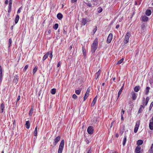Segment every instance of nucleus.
Listing matches in <instances>:
<instances>
[{
	"instance_id": "nucleus-29",
	"label": "nucleus",
	"mask_w": 153,
	"mask_h": 153,
	"mask_svg": "<svg viewBox=\"0 0 153 153\" xmlns=\"http://www.w3.org/2000/svg\"><path fill=\"white\" fill-rule=\"evenodd\" d=\"M82 50L83 55H84V56L85 57L86 56V50L83 47H82Z\"/></svg>"
},
{
	"instance_id": "nucleus-8",
	"label": "nucleus",
	"mask_w": 153,
	"mask_h": 153,
	"mask_svg": "<svg viewBox=\"0 0 153 153\" xmlns=\"http://www.w3.org/2000/svg\"><path fill=\"white\" fill-rule=\"evenodd\" d=\"M60 136H58L56 137L54 140V142L53 144L54 146L56 145L58 142L60 140Z\"/></svg>"
},
{
	"instance_id": "nucleus-24",
	"label": "nucleus",
	"mask_w": 153,
	"mask_h": 153,
	"mask_svg": "<svg viewBox=\"0 0 153 153\" xmlns=\"http://www.w3.org/2000/svg\"><path fill=\"white\" fill-rule=\"evenodd\" d=\"M85 3L89 7H92V5L91 3L89 1H87V2H85Z\"/></svg>"
},
{
	"instance_id": "nucleus-50",
	"label": "nucleus",
	"mask_w": 153,
	"mask_h": 153,
	"mask_svg": "<svg viewBox=\"0 0 153 153\" xmlns=\"http://www.w3.org/2000/svg\"><path fill=\"white\" fill-rule=\"evenodd\" d=\"M94 2L96 3V5H97L98 3V0H93Z\"/></svg>"
},
{
	"instance_id": "nucleus-41",
	"label": "nucleus",
	"mask_w": 153,
	"mask_h": 153,
	"mask_svg": "<svg viewBox=\"0 0 153 153\" xmlns=\"http://www.w3.org/2000/svg\"><path fill=\"white\" fill-rule=\"evenodd\" d=\"M102 10V8H99L98 9V12L99 13H101Z\"/></svg>"
},
{
	"instance_id": "nucleus-18",
	"label": "nucleus",
	"mask_w": 153,
	"mask_h": 153,
	"mask_svg": "<svg viewBox=\"0 0 153 153\" xmlns=\"http://www.w3.org/2000/svg\"><path fill=\"white\" fill-rule=\"evenodd\" d=\"M19 19V15H17L16 16L15 21V22L16 24H17L18 23V21Z\"/></svg>"
},
{
	"instance_id": "nucleus-5",
	"label": "nucleus",
	"mask_w": 153,
	"mask_h": 153,
	"mask_svg": "<svg viewBox=\"0 0 153 153\" xmlns=\"http://www.w3.org/2000/svg\"><path fill=\"white\" fill-rule=\"evenodd\" d=\"M93 127L92 126H89L87 128V131L89 134H92L93 133Z\"/></svg>"
},
{
	"instance_id": "nucleus-42",
	"label": "nucleus",
	"mask_w": 153,
	"mask_h": 153,
	"mask_svg": "<svg viewBox=\"0 0 153 153\" xmlns=\"http://www.w3.org/2000/svg\"><path fill=\"white\" fill-rule=\"evenodd\" d=\"M153 106V102H152L150 105L149 108V110H150L152 108Z\"/></svg>"
},
{
	"instance_id": "nucleus-3",
	"label": "nucleus",
	"mask_w": 153,
	"mask_h": 153,
	"mask_svg": "<svg viewBox=\"0 0 153 153\" xmlns=\"http://www.w3.org/2000/svg\"><path fill=\"white\" fill-rule=\"evenodd\" d=\"M131 36L129 32H127L125 36V38L123 42L125 44H127L129 41V38Z\"/></svg>"
},
{
	"instance_id": "nucleus-53",
	"label": "nucleus",
	"mask_w": 153,
	"mask_h": 153,
	"mask_svg": "<svg viewBox=\"0 0 153 153\" xmlns=\"http://www.w3.org/2000/svg\"><path fill=\"white\" fill-rule=\"evenodd\" d=\"M114 121H113L111 123V126H110L111 128L112 127L113 125V124L114 123Z\"/></svg>"
},
{
	"instance_id": "nucleus-54",
	"label": "nucleus",
	"mask_w": 153,
	"mask_h": 153,
	"mask_svg": "<svg viewBox=\"0 0 153 153\" xmlns=\"http://www.w3.org/2000/svg\"><path fill=\"white\" fill-rule=\"evenodd\" d=\"M61 64V63L60 62H59L57 64V67H59L60 65Z\"/></svg>"
},
{
	"instance_id": "nucleus-25",
	"label": "nucleus",
	"mask_w": 153,
	"mask_h": 153,
	"mask_svg": "<svg viewBox=\"0 0 153 153\" xmlns=\"http://www.w3.org/2000/svg\"><path fill=\"white\" fill-rule=\"evenodd\" d=\"M48 52L45 54L44 56H43L42 59V60L43 61H45L48 57Z\"/></svg>"
},
{
	"instance_id": "nucleus-38",
	"label": "nucleus",
	"mask_w": 153,
	"mask_h": 153,
	"mask_svg": "<svg viewBox=\"0 0 153 153\" xmlns=\"http://www.w3.org/2000/svg\"><path fill=\"white\" fill-rule=\"evenodd\" d=\"M123 60H124V59L123 58H122L120 60L118 61L117 64H120L121 63L123 62Z\"/></svg>"
},
{
	"instance_id": "nucleus-45",
	"label": "nucleus",
	"mask_w": 153,
	"mask_h": 153,
	"mask_svg": "<svg viewBox=\"0 0 153 153\" xmlns=\"http://www.w3.org/2000/svg\"><path fill=\"white\" fill-rule=\"evenodd\" d=\"M22 9V7H20L18 10L17 12L18 14L19 13L21 12V10Z\"/></svg>"
},
{
	"instance_id": "nucleus-48",
	"label": "nucleus",
	"mask_w": 153,
	"mask_h": 153,
	"mask_svg": "<svg viewBox=\"0 0 153 153\" xmlns=\"http://www.w3.org/2000/svg\"><path fill=\"white\" fill-rule=\"evenodd\" d=\"M72 97L74 99H76L77 98V96L75 94H74L72 96Z\"/></svg>"
},
{
	"instance_id": "nucleus-52",
	"label": "nucleus",
	"mask_w": 153,
	"mask_h": 153,
	"mask_svg": "<svg viewBox=\"0 0 153 153\" xmlns=\"http://www.w3.org/2000/svg\"><path fill=\"white\" fill-rule=\"evenodd\" d=\"M153 151L149 149L148 151V153H152Z\"/></svg>"
},
{
	"instance_id": "nucleus-37",
	"label": "nucleus",
	"mask_w": 153,
	"mask_h": 153,
	"mask_svg": "<svg viewBox=\"0 0 153 153\" xmlns=\"http://www.w3.org/2000/svg\"><path fill=\"white\" fill-rule=\"evenodd\" d=\"M149 99L148 97H147L146 100V104L145 105H146L148 104V102L149 101Z\"/></svg>"
},
{
	"instance_id": "nucleus-7",
	"label": "nucleus",
	"mask_w": 153,
	"mask_h": 153,
	"mask_svg": "<svg viewBox=\"0 0 153 153\" xmlns=\"http://www.w3.org/2000/svg\"><path fill=\"white\" fill-rule=\"evenodd\" d=\"M90 91V89L89 87L88 88V89L86 91V93H85V95H84V99H83L84 101H85V100L88 97V96Z\"/></svg>"
},
{
	"instance_id": "nucleus-12",
	"label": "nucleus",
	"mask_w": 153,
	"mask_h": 153,
	"mask_svg": "<svg viewBox=\"0 0 153 153\" xmlns=\"http://www.w3.org/2000/svg\"><path fill=\"white\" fill-rule=\"evenodd\" d=\"M141 147L139 146H137L136 148L135 152L136 153H140V152Z\"/></svg>"
},
{
	"instance_id": "nucleus-40",
	"label": "nucleus",
	"mask_w": 153,
	"mask_h": 153,
	"mask_svg": "<svg viewBox=\"0 0 153 153\" xmlns=\"http://www.w3.org/2000/svg\"><path fill=\"white\" fill-rule=\"evenodd\" d=\"M97 29V26H95V28L94 29V30H93V34H94L96 32V31Z\"/></svg>"
},
{
	"instance_id": "nucleus-13",
	"label": "nucleus",
	"mask_w": 153,
	"mask_h": 153,
	"mask_svg": "<svg viewBox=\"0 0 153 153\" xmlns=\"http://www.w3.org/2000/svg\"><path fill=\"white\" fill-rule=\"evenodd\" d=\"M62 15L60 13H58L57 15V18L59 20H61L63 17Z\"/></svg>"
},
{
	"instance_id": "nucleus-51",
	"label": "nucleus",
	"mask_w": 153,
	"mask_h": 153,
	"mask_svg": "<svg viewBox=\"0 0 153 153\" xmlns=\"http://www.w3.org/2000/svg\"><path fill=\"white\" fill-rule=\"evenodd\" d=\"M20 96H19L17 97L16 102H17L18 101H19L20 100Z\"/></svg>"
},
{
	"instance_id": "nucleus-1",
	"label": "nucleus",
	"mask_w": 153,
	"mask_h": 153,
	"mask_svg": "<svg viewBox=\"0 0 153 153\" xmlns=\"http://www.w3.org/2000/svg\"><path fill=\"white\" fill-rule=\"evenodd\" d=\"M98 39L96 38L94 41L91 46V52L92 53H95L98 47Z\"/></svg>"
},
{
	"instance_id": "nucleus-49",
	"label": "nucleus",
	"mask_w": 153,
	"mask_h": 153,
	"mask_svg": "<svg viewBox=\"0 0 153 153\" xmlns=\"http://www.w3.org/2000/svg\"><path fill=\"white\" fill-rule=\"evenodd\" d=\"M138 127H135L134 129V132L135 133L137 132L138 130Z\"/></svg>"
},
{
	"instance_id": "nucleus-39",
	"label": "nucleus",
	"mask_w": 153,
	"mask_h": 153,
	"mask_svg": "<svg viewBox=\"0 0 153 153\" xmlns=\"http://www.w3.org/2000/svg\"><path fill=\"white\" fill-rule=\"evenodd\" d=\"M100 74H99V73H97L95 74V79H97V78H98Z\"/></svg>"
},
{
	"instance_id": "nucleus-34",
	"label": "nucleus",
	"mask_w": 153,
	"mask_h": 153,
	"mask_svg": "<svg viewBox=\"0 0 153 153\" xmlns=\"http://www.w3.org/2000/svg\"><path fill=\"white\" fill-rule=\"evenodd\" d=\"M140 120L138 121H137L135 126V127H138V128L140 125Z\"/></svg>"
},
{
	"instance_id": "nucleus-17",
	"label": "nucleus",
	"mask_w": 153,
	"mask_h": 153,
	"mask_svg": "<svg viewBox=\"0 0 153 153\" xmlns=\"http://www.w3.org/2000/svg\"><path fill=\"white\" fill-rule=\"evenodd\" d=\"M140 89V86H135L134 87V90L136 92H137L139 91V90Z\"/></svg>"
},
{
	"instance_id": "nucleus-60",
	"label": "nucleus",
	"mask_w": 153,
	"mask_h": 153,
	"mask_svg": "<svg viewBox=\"0 0 153 153\" xmlns=\"http://www.w3.org/2000/svg\"><path fill=\"white\" fill-rule=\"evenodd\" d=\"M11 5H12V4H9V6H8V8H9L11 9Z\"/></svg>"
},
{
	"instance_id": "nucleus-58",
	"label": "nucleus",
	"mask_w": 153,
	"mask_h": 153,
	"mask_svg": "<svg viewBox=\"0 0 153 153\" xmlns=\"http://www.w3.org/2000/svg\"><path fill=\"white\" fill-rule=\"evenodd\" d=\"M119 27H120V25H117L116 27V29H118L119 28Z\"/></svg>"
},
{
	"instance_id": "nucleus-4",
	"label": "nucleus",
	"mask_w": 153,
	"mask_h": 153,
	"mask_svg": "<svg viewBox=\"0 0 153 153\" xmlns=\"http://www.w3.org/2000/svg\"><path fill=\"white\" fill-rule=\"evenodd\" d=\"M143 105H140V108L139 110V111H138V113H141L142 112V111H143V109L145 108L144 106V101H145V98H143Z\"/></svg>"
},
{
	"instance_id": "nucleus-64",
	"label": "nucleus",
	"mask_w": 153,
	"mask_h": 153,
	"mask_svg": "<svg viewBox=\"0 0 153 153\" xmlns=\"http://www.w3.org/2000/svg\"><path fill=\"white\" fill-rule=\"evenodd\" d=\"M51 31L50 30H49L48 31V33L49 34H50L51 33Z\"/></svg>"
},
{
	"instance_id": "nucleus-36",
	"label": "nucleus",
	"mask_w": 153,
	"mask_h": 153,
	"mask_svg": "<svg viewBox=\"0 0 153 153\" xmlns=\"http://www.w3.org/2000/svg\"><path fill=\"white\" fill-rule=\"evenodd\" d=\"M123 87H124L123 86L121 87V88L120 89V90L118 92V93H119V94H121L122 91H123Z\"/></svg>"
},
{
	"instance_id": "nucleus-31",
	"label": "nucleus",
	"mask_w": 153,
	"mask_h": 153,
	"mask_svg": "<svg viewBox=\"0 0 153 153\" xmlns=\"http://www.w3.org/2000/svg\"><path fill=\"white\" fill-rule=\"evenodd\" d=\"M33 108H32L30 110V111H29V115L30 116H31L32 115V114L33 113Z\"/></svg>"
},
{
	"instance_id": "nucleus-46",
	"label": "nucleus",
	"mask_w": 153,
	"mask_h": 153,
	"mask_svg": "<svg viewBox=\"0 0 153 153\" xmlns=\"http://www.w3.org/2000/svg\"><path fill=\"white\" fill-rule=\"evenodd\" d=\"M145 27V25L144 24H143L141 26V28L143 29V30H144V29Z\"/></svg>"
},
{
	"instance_id": "nucleus-11",
	"label": "nucleus",
	"mask_w": 153,
	"mask_h": 153,
	"mask_svg": "<svg viewBox=\"0 0 153 153\" xmlns=\"http://www.w3.org/2000/svg\"><path fill=\"white\" fill-rule=\"evenodd\" d=\"M141 19L143 22H146L148 20V18L146 16H144L141 17Z\"/></svg>"
},
{
	"instance_id": "nucleus-30",
	"label": "nucleus",
	"mask_w": 153,
	"mask_h": 153,
	"mask_svg": "<svg viewBox=\"0 0 153 153\" xmlns=\"http://www.w3.org/2000/svg\"><path fill=\"white\" fill-rule=\"evenodd\" d=\"M150 89V87H147L146 88V94L147 95L148 94L149 92V90Z\"/></svg>"
},
{
	"instance_id": "nucleus-33",
	"label": "nucleus",
	"mask_w": 153,
	"mask_h": 153,
	"mask_svg": "<svg viewBox=\"0 0 153 153\" xmlns=\"http://www.w3.org/2000/svg\"><path fill=\"white\" fill-rule=\"evenodd\" d=\"M58 24H55L53 26V28L55 29L56 30L58 27Z\"/></svg>"
},
{
	"instance_id": "nucleus-35",
	"label": "nucleus",
	"mask_w": 153,
	"mask_h": 153,
	"mask_svg": "<svg viewBox=\"0 0 153 153\" xmlns=\"http://www.w3.org/2000/svg\"><path fill=\"white\" fill-rule=\"evenodd\" d=\"M81 91V90H77L75 91V93L79 95Z\"/></svg>"
},
{
	"instance_id": "nucleus-26",
	"label": "nucleus",
	"mask_w": 153,
	"mask_h": 153,
	"mask_svg": "<svg viewBox=\"0 0 153 153\" xmlns=\"http://www.w3.org/2000/svg\"><path fill=\"white\" fill-rule=\"evenodd\" d=\"M143 141L142 140H139L137 142V144L138 145H140L143 144Z\"/></svg>"
},
{
	"instance_id": "nucleus-19",
	"label": "nucleus",
	"mask_w": 153,
	"mask_h": 153,
	"mask_svg": "<svg viewBox=\"0 0 153 153\" xmlns=\"http://www.w3.org/2000/svg\"><path fill=\"white\" fill-rule=\"evenodd\" d=\"M2 77V68H0V82L1 81Z\"/></svg>"
},
{
	"instance_id": "nucleus-59",
	"label": "nucleus",
	"mask_w": 153,
	"mask_h": 153,
	"mask_svg": "<svg viewBox=\"0 0 153 153\" xmlns=\"http://www.w3.org/2000/svg\"><path fill=\"white\" fill-rule=\"evenodd\" d=\"M11 10V9L9 8V9L8 10V12L9 13H10V12Z\"/></svg>"
},
{
	"instance_id": "nucleus-61",
	"label": "nucleus",
	"mask_w": 153,
	"mask_h": 153,
	"mask_svg": "<svg viewBox=\"0 0 153 153\" xmlns=\"http://www.w3.org/2000/svg\"><path fill=\"white\" fill-rule=\"evenodd\" d=\"M8 3V0H6L5 1V3L6 4H7Z\"/></svg>"
},
{
	"instance_id": "nucleus-14",
	"label": "nucleus",
	"mask_w": 153,
	"mask_h": 153,
	"mask_svg": "<svg viewBox=\"0 0 153 153\" xmlns=\"http://www.w3.org/2000/svg\"><path fill=\"white\" fill-rule=\"evenodd\" d=\"M82 25H85L87 22V21L86 18H83L82 20Z\"/></svg>"
},
{
	"instance_id": "nucleus-23",
	"label": "nucleus",
	"mask_w": 153,
	"mask_h": 153,
	"mask_svg": "<svg viewBox=\"0 0 153 153\" xmlns=\"http://www.w3.org/2000/svg\"><path fill=\"white\" fill-rule=\"evenodd\" d=\"M52 51H50L48 52V56L49 55V57L51 59L52 57Z\"/></svg>"
},
{
	"instance_id": "nucleus-6",
	"label": "nucleus",
	"mask_w": 153,
	"mask_h": 153,
	"mask_svg": "<svg viewBox=\"0 0 153 153\" xmlns=\"http://www.w3.org/2000/svg\"><path fill=\"white\" fill-rule=\"evenodd\" d=\"M113 36V34L111 33L109 34L107 40V42L109 43L111 42Z\"/></svg>"
},
{
	"instance_id": "nucleus-43",
	"label": "nucleus",
	"mask_w": 153,
	"mask_h": 153,
	"mask_svg": "<svg viewBox=\"0 0 153 153\" xmlns=\"http://www.w3.org/2000/svg\"><path fill=\"white\" fill-rule=\"evenodd\" d=\"M92 151V150L91 149V147H90L89 150H86V151H87V153H91Z\"/></svg>"
},
{
	"instance_id": "nucleus-47",
	"label": "nucleus",
	"mask_w": 153,
	"mask_h": 153,
	"mask_svg": "<svg viewBox=\"0 0 153 153\" xmlns=\"http://www.w3.org/2000/svg\"><path fill=\"white\" fill-rule=\"evenodd\" d=\"M37 130H35L34 131V135L36 136L37 135Z\"/></svg>"
},
{
	"instance_id": "nucleus-32",
	"label": "nucleus",
	"mask_w": 153,
	"mask_h": 153,
	"mask_svg": "<svg viewBox=\"0 0 153 153\" xmlns=\"http://www.w3.org/2000/svg\"><path fill=\"white\" fill-rule=\"evenodd\" d=\"M12 39L11 38H10L9 39V44H8V47L9 48L11 45V44L12 43Z\"/></svg>"
},
{
	"instance_id": "nucleus-21",
	"label": "nucleus",
	"mask_w": 153,
	"mask_h": 153,
	"mask_svg": "<svg viewBox=\"0 0 153 153\" xmlns=\"http://www.w3.org/2000/svg\"><path fill=\"white\" fill-rule=\"evenodd\" d=\"M97 96H96L94 98V100L92 102L91 105V106H92L94 105L95 104V103L96 102V101H97Z\"/></svg>"
},
{
	"instance_id": "nucleus-22",
	"label": "nucleus",
	"mask_w": 153,
	"mask_h": 153,
	"mask_svg": "<svg viewBox=\"0 0 153 153\" xmlns=\"http://www.w3.org/2000/svg\"><path fill=\"white\" fill-rule=\"evenodd\" d=\"M149 127L151 130H153V122H150L149 123Z\"/></svg>"
},
{
	"instance_id": "nucleus-28",
	"label": "nucleus",
	"mask_w": 153,
	"mask_h": 153,
	"mask_svg": "<svg viewBox=\"0 0 153 153\" xmlns=\"http://www.w3.org/2000/svg\"><path fill=\"white\" fill-rule=\"evenodd\" d=\"M56 90L55 88L52 89L51 91V94H55L56 92Z\"/></svg>"
},
{
	"instance_id": "nucleus-63",
	"label": "nucleus",
	"mask_w": 153,
	"mask_h": 153,
	"mask_svg": "<svg viewBox=\"0 0 153 153\" xmlns=\"http://www.w3.org/2000/svg\"><path fill=\"white\" fill-rule=\"evenodd\" d=\"M121 120H123V115L122 114H121Z\"/></svg>"
},
{
	"instance_id": "nucleus-56",
	"label": "nucleus",
	"mask_w": 153,
	"mask_h": 153,
	"mask_svg": "<svg viewBox=\"0 0 153 153\" xmlns=\"http://www.w3.org/2000/svg\"><path fill=\"white\" fill-rule=\"evenodd\" d=\"M150 149L153 151V143L152 144Z\"/></svg>"
},
{
	"instance_id": "nucleus-27",
	"label": "nucleus",
	"mask_w": 153,
	"mask_h": 153,
	"mask_svg": "<svg viewBox=\"0 0 153 153\" xmlns=\"http://www.w3.org/2000/svg\"><path fill=\"white\" fill-rule=\"evenodd\" d=\"M126 138H127V137L126 136H124V139H123V146H124L125 144H126Z\"/></svg>"
},
{
	"instance_id": "nucleus-9",
	"label": "nucleus",
	"mask_w": 153,
	"mask_h": 153,
	"mask_svg": "<svg viewBox=\"0 0 153 153\" xmlns=\"http://www.w3.org/2000/svg\"><path fill=\"white\" fill-rule=\"evenodd\" d=\"M131 95H132V99L134 100H135L137 97V94L134 92H132L131 93Z\"/></svg>"
},
{
	"instance_id": "nucleus-15",
	"label": "nucleus",
	"mask_w": 153,
	"mask_h": 153,
	"mask_svg": "<svg viewBox=\"0 0 153 153\" xmlns=\"http://www.w3.org/2000/svg\"><path fill=\"white\" fill-rule=\"evenodd\" d=\"M152 12L150 10H147L146 12V14L147 16H149L151 15Z\"/></svg>"
},
{
	"instance_id": "nucleus-57",
	"label": "nucleus",
	"mask_w": 153,
	"mask_h": 153,
	"mask_svg": "<svg viewBox=\"0 0 153 153\" xmlns=\"http://www.w3.org/2000/svg\"><path fill=\"white\" fill-rule=\"evenodd\" d=\"M12 1H13L12 0H10L9 4H12Z\"/></svg>"
},
{
	"instance_id": "nucleus-16",
	"label": "nucleus",
	"mask_w": 153,
	"mask_h": 153,
	"mask_svg": "<svg viewBox=\"0 0 153 153\" xmlns=\"http://www.w3.org/2000/svg\"><path fill=\"white\" fill-rule=\"evenodd\" d=\"M0 108L1 109V113H2L3 112L4 109V103H2L0 107Z\"/></svg>"
},
{
	"instance_id": "nucleus-62",
	"label": "nucleus",
	"mask_w": 153,
	"mask_h": 153,
	"mask_svg": "<svg viewBox=\"0 0 153 153\" xmlns=\"http://www.w3.org/2000/svg\"><path fill=\"white\" fill-rule=\"evenodd\" d=\"M122 112L121 114H122L123 115L124 114L125 111H124L123 109H122Z\"/></svg>"
},
{
	"instance_id": "nucleus-2",
	"label": "nucleus",
	"mask_w": 153,
	"mask_h": 153,
	"mask_svg": "<svg viewBox=\"0 0 153 153\" xmlns=\"http://www.w3.org/2000/svg\"><path fill=\"white\" fill-rule=\"evenodd\" d=\"M64 141L63 140H62L59 146L58 150V153H62L64 146Z\"/></svg>"
},
{
	"instance_id": "nucleus-20",
	"label": "nucleus",
	"mask_w": 153,
	"mask_h": 153,
	"mask_svg": "<svg viewBox=\"0 0 153 153\" xmlns=\"http://www.w3.org/2000/svg\"><path fill=\"white\" fill-rule=\"evenodd\" d=\"M25 126L28 129L29 128L30 126V123L29 121H27L25 123Z\"/></svg>"
},
{
	"instance_id": "nucleus-44",
	"label": "nucleus",
	"mask_w": 153,
	"mask_h": 153,
	"mask_svg": "<svg viewBox=\"0 0 153 153\" xmlns=\"http://www.w3.org/2000/svg\"><path fill=\"white\" fill-rule=\"evenodd\" d=\"M37 68H34V69H33V74H34L35 73V72L37 71Z\"/></svg>"
},
{
	"instance_id": "nucleus-10",
	"label": "nucleus",
	"mask_w": 153,
	"mask_h": 153,
	"mask_svg": "<svg viewBox=\"0 0 153 153\" xmlns=\"http://www.w3.org/2000/svg\"><path fill=\"white\" fill-rule=\"evenodd\" d=\"M19 76L17 75H16L14 76V78L13 80V82L16 84L18 82Z\"/></svg>"
},
{
	"instance_id": "nucleus-55",
	"label": "nucleus",
	"mask_w": 153,
	"mask_h": 153,
	"mask_svg": "<svg viewBox=\"0 0 153 153\" xmlns=\"http://www.w3.org/2000/svg\"><path fill=\"white\" fill-rule=\"evenodd\" d=\"M77 0H71V1L72 3L75 2L77 1Z\"/></svg>"
}]
</instances>
